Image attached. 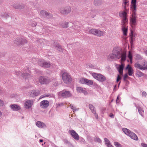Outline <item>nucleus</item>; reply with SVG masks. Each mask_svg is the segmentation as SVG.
Here are the masks:
<instances>
[{
  "label": "nucleus",
  "instance_id": "f257e3e1",
  "mask_svg": "<svg viewBox=\"0 0 147 147\" xmlns=\"http://www.w3.org/2000/svg\"><path fill=\"white\" fill-rule=\"evenodd\" d=\"M119 16L122 19L121 25L122 30L123 34L125 36L127 35V29L126 28L125 24L127 23V13L125 11L121 12L119 13Z\"/></svg>",
  "mask_w": 147,
  "mask_h": 147
},
{
  "label": "nucleus",
  "instance_id": "f03ea898",
  "mask_svg": "<svg viewBox=\"0 0 147 147\" xmlns=\"http://www.w3.org/2000/svg\"><path fill=\"white\" fill-rule=\"evenodd\" d=\"M120 49L117 48H115L113 50L112 53L109 55L107 59L108 61H111L115 59H120Z\"/></svg>",
  "mask_w": 147,
  "mask_h": 147
},
{
  "label": "nucleus",
  "instance_id": "7ed1b4c3",
  "mask_svg": "<svg viewBox=\"0 0 147 147\" xmlns=\"http://www.w3.org/2000/svg\"><path fill=\"white\" fill-rule=\"evenodd\" d=\"M122 131L126 135L129 136L132 139L137 141L138 138L137 135L133 132L131 131L129 129L126 128H123Z\"/></svg>",
  "mask_w": 147,
  "mask_h": 147
},
{
  "label": "nucleus",
  "instance_id": "20e7f679",
  "mask_svg": "<svg viewBox=\"0 0 147 147\" xmlns=\"http://www.w3.org/2000/svg\"><path fill=\"white\" fill-rule=\"evenodd\" d=\"M62 79L64 82L66 84H69L71 81L70 76L67 72H64L63 73Z\"/></svg>",
  "mask_w": 147,
  "mask_h": 147
},
{
  "label": "nucleus",
  "instance_id": "39448f33",
  "mask_svg": "<svg viewBox=\"0 0 147 147\" xmlns=\"http://www.w3.org/2000/svg\"><path fill=\"white\" fill-rule=\"evenodd\" d=\"M135 67L136 68L142 70H144L147 69V61H144L142 62L141 64L138 63H136L135 64Z\"/></svg>",
  "mask_w": 147,
  "mask_h": 147
},
{
  "label": "nucleus",
  "instance_id": "423d86ee",
  "mask_svg": "<svg viewBox=\"0 0 147 147\" xmlns=\"http://www.w3.org/2000/svg\"><path fill=\"white\" fill-rule=\"evenodd\" d=\"M59 94L61 95V97L63 98H68L71 97L72 96V94L70 91L66 90H64L59 92Z\"/></svg>",
  "mask_w": 147,
  "mask_h": 147
},
{
  "label": "nucleus",
  "instance_id": "0eeeda50",
  "mask_svg": "<svg viewBox=\"0 0 147 147\" xmlns=\"http://www.w3.org/2000/svg\"><path fill=\"white\" fill-rule=\"evenodd\" d=\"M38 81L41 84H46L50 82V80L48 77L44 76H41L39 77Z\"/></svg>",
  "mask_w": 147,
  "mask_h": 147
},
{
  "label": "nucleus",
  "instance_id": "6e6552de",
  "mask_svg": "<svg viewBox=\"0 0 147 147\" xmlns=\"http://www.w3.org/2000/svg\"><path fill=\"white\" fill-rule=\"evenodd\" d=\"M92 76L94 78L100 82H104L106 80L105 77L104 76L99 74L93 73Z\"/></svg>",
  "mask_w": 147,
  "mask_h": 147
},
{
  "label": "nucleus",
  "instance_id": "1a4fd4ad",
  "mask_svg": "<svg viewBox=\"0 0 147 147\" xmlns=\"http://www.w3.org/2000/svg\"><path fill=\"white\" fill-rule=\"evenodd\" d=\"M38 62L40 66L44 68L49 67L51 65L50 62L46 61L43 59H39Z\"/></svg>",
  "mask_w": 147,
  "mask_h": 147
},
{
  "label": "nucleus",
  "instance_id": "9d476101",
  "mask_svg": "<svg viewBox=\"0 0 147 147\" xmlns=\"http://www.w3.org/2000/svg\"><path fill=\"white\" fill-rule=\"evenodd\" d=\"M132 14L130 17V22L131 25H135L136 24V11H132Z\"/></svg>",
  "mask_w": 147,
  "mask_h": 147
},
{
  "label": "nucleus",
  "instance_id": "9b49d317",
  "mask_svg": "<svg viewBox=\"0 0 147 147\" xmlns=\"http://www.w3.org/2000/svg\"><path fill=\"white\" fill-rule=\"evenodd\" d=\"M14 42L17 45H23L25 43H27V41L25 39L21 38L17 39L16 40L14 41Z\"/></svg>",
  "mask_w": 147,
  "mask_h": 147
},
{
  "label": "nucleus",
  "instance_id": "f8f14e48",
  "mask_svg": "<svg viewBox=\"0 0 147 147\" xmlns=\"http://www.w3.org/2000/svg\"><path fill=\"white\" fill-rule=\"evenodd\" d=\"M69 133L70 134L72 137L76 140H78L79 139V137L78 134L74 130H69Z\"/></svg>",
  "mask_w": 147,
  "mask_h": 147
},
{
  "label": "nucleus",
  "instance_id": "ddd939ff",
  "mask_svg": "<svg viewBox=\"0 0 147 147\" xmlns=\"http://www.w3.org/2000/svg\"><path fill=\"white\" fill-rule=\"evenodd\" d=\"M49 102L47 100H44L40 102V107L43 109H46L49 106Z\"/></svg>",
  "mask_w": 147,
  "mask_h": 147
},
{
  "label": "nucleus",
  "instance_id": "4468645a",
  "mask_svg": "<svg viewBox=\"0 0 147 147\" xmlns=\"http://www.w3.org/2000/svg\"><path fill=\"white\" fill-rule=\"evenodd\" d=\"M40 14L48 18H51L52 15L50 13H49L44 10H42L40 12Z\"/></svg>",
  "mask_w": 147,
  "mask_h": 147
},
{
  "label": "nucleus",
  "instance_id": "2eb2a0df",
  "mask_svg": "<svg viewBox=\"0 0 147 147\" xmlns=\"http://www.w3.org/2000/svg\"><path fill=\"white\" fill-rule=\"evenodd\" d=\"M71 8L69 6L65 8L61 9L60 12L61 13L64 14H67L71 11Z\"/></svg>",
  "mask_w": 147,
  "mask_h": 147
},
{
  "label": "nucleus",
  "instance_id": "dca6fc26",
  "mask_svg": "<svg viewBox=\"0 0 147 147\" xmlns=\"http://www.w3.org/2000/svg\"><path fill=\"white\" fill-rule=\"evenodd\" d=\"M40 92L38 90H33L30 92L29 94L31 97H34L38 96Z\"/></svg>",
  "mask_w": 147,
  "mask_h": 147
},
{
  "label": "nucleus",
  "instance_id": "f3484780",
  "mask_svg": "<svg viewBox=\"0 0 147 147\" xmlns=\"http://www.w3.org/2000/svg\"><path fill=\"white\" fill-rule=\"evenodd\" d=\"M13 8L17 9H23L24 7V4H20L18 3H14L12 5Z\"/></svg>",
  "mask_w": 147,
  "mask_h": 147
},
{
  "label": "nucleus",
  "instance_id": "a211bd4d",
  "mask_svg": "<svg viewBox=\"0 0 147 147\" xmlns=\"http://www.w3.org/2000/svg\"><path fill=\"white\" fill-rule=\"evenodd\" d=\"M33 101L32 100H28L25 102V107L29 109L33 105Z\"/></svg>",
  "mask_w": 147,
  "mask_h": 147
},
{
  "label": "nucleus",
  "instance_id": "6ab92c4d",
  "mask_svg": "<svg viewBox=\"0 0 147 147\" xmlns=\"http://www.w3.org/2000/svg\"><path fill=\"white\" fill-rule=\"evenodd\" d=\"M11 109L13 111H18L21 109L20 106L16 104H13L10 106Z\"/></svg>",
  "mask_w": 147,
  "mask_h": 147
},
{
  "label": "nucleus",
  "instance_id": "aec40b11",
  "mask_svg": "<svg viewBox=\"0 0 147 147\" xmlns=\"http://www.w3.org/2000/svg\"><path fill=\"white\" fill-rule=\"evenodd\" d=\"M136 0H131V8L132 11H136Z\"/></svg>",
  "mask_w": 147,
  "mask_h": 147
},
{
  "label": "nucleus",
  "instance_id": "412c9836",
  "mask_svg": "<svg viewBox=\"0 0 147 147\" xmlns=\"http://www.w3.org/2000/svg\"><path fill=\"white\" fill-rule=\"evenodd\" d=\"M120 53L121 55L120 58H121V61L122 62H123L126 60V54L125 52H122L121 51L120 49Z\"/></svg>",
  "mask_w": 147,
  "mask_h": 147
},
{
  "label": "nucleus",
  "instance_id": "4be33fe9",
  "mask_svg": "<svg viewBox=\"0 0 147 147\" xmlns=\"http://www.w3.org/2000/svg\"><path fill=\"white\" fill-rule=\"evenodd\" d=\"M124 64L123 63H121V65H119V67L117 68L118 71L120 75L121 76L123 75V70L124 68Z\"/></svg>",
  "mask_w": 147,
  "mask_h": 147
},
{
  "label": "nucleus",
  "instance_id": "5701e85b",
  "mask_svg": "<svg viewBox=\"0 0 147 147\" xmlns=\"http://www.w3.org/2000/svg\"><path fill=\"white\" fill-rule=\"evenodd\" d=\"M126 69L128 70V74L130 76H132L133 73V70L131 67L128 64L125 68Z\"/></svg>",
  "mask_w": 147,
  "mask_h": 147
},
{
  "label": "nucleus",
  "instance_id": "b1692460",
  "mask_svg": "<svg viewBox=\"0 0 147 147\" xmlns=\"http://www.w3.org/2000/svg\"><path fill=\"white\" fill-rule=\"evenodd\" d=\"M76 90L78 92L83 93L85 95H86L87 94V92L85 90V89H84L80 87H77Z\"/></svg>",
  "mask_w": 147,
  "mask_h": 147
},
{
  "label": "nucleus",
  "instance_id": "393cba45",
  "mask_svg": "<svg viewBox=\"0 0 147 147\" xmlns=\"http://www.w3.org/2000/svg\"><path fill=\"white\" fill-rule=\"evenodd\" d=\"M36 126L39 128H42L44 127L45 126V124L41 121H38L36 123Z\"/></svg>",
  "mask_w": 147,
  "mask_h": 147
},
{
  "label": "nucleus",
  "instance_id": "a878e982",
  "mask_svg": "<svg viewBox=\"0 0 147 147\" xmlns=\"http://www.w3.org/2000/svg\"><path fill=\"white\" fill-rule=\"evenodd\" d=\"M135 105L136 108H137L139 113L140 114L142 117H143L144 111L143 109L142 108L139 106L137 107V106L136 105V104H135Z\"/></svg>",
  "mask_w": 147,
  "mask_h": 147
},
{
  "label": "nucleus",
  "instance_id": "bb28decb",
  "mask_svg": "<svg viewBox=\"0 0 147 147\" xmlns=\"http://www.w3.org/2000/svg\"><path fill=\"white\" fill-rule=\"evenodd\" d=\"M89 108L93 113H95L96 112V108L92 104H89Z\"/></svg>",
  "mask_w": 147,
  "mask_h": 147
},
{
  "label": "nucleus",
  "instance_id": "cd10ccee",
  "mask_svg": "<svg viewBox=\"0 0 147 147\" xmlns=\"http://www.w3.org/2000/svg\"><path fill=\"white\" fill-rule=\"evenodd\" d=\"M103 32L102 31L98 30H96L95 35L100 36H101L103 35Z\"/></svg>",
  "mask_w": 147,
  "mask_h": 147
},
{
  "label": "nucleus",
  "instance_id": "c85d7f7f",
  "mask_svg": "<svg viewBox=\"0 0 147 147\" xmlns=\"http://www.w3.org/2000/svg\"><path fill=\"white\" fill-rule=\"evenodd\" d=\"M85 84L89 86L92 85L93 84V81L92 80H89L86 79Z\"/></svg>",
  "mask_w": 147,
  "mask_h": 147
},
{
  "label": "nucleus",
  "instance_id": "c756f323",
  "mask_svg": "<svg viewBox=\"0 0 147 147\" xmlns=\"http://www.w3.org/2000/svg\"><path fill=\"white\" fill-rule=\"evenodd\" d=\"M55 48L58 50L60 52H63V49L62 48L61 46L57 44V45L55 46Z\"/></svg>",
  "mask_w": 147,
  "mask_h": 147
},
{
  "label": "nucleus",
  "instance_id": "7c9ffc66",
  "mask_svg": "<svg viewBox=\"0 0 147 147\" xmlns=\"http://www.w3.org/2000/svg\"><path fill=\"white\" fill-rule=\"evenodd\" d=\"M22 77L26 79L29 78L30 76V74H29L23 73L22 74Z\"/></svg>",
  "mask_w": 147,
  "mask_h": 147
},
{
  "label": "nucleus",
  "instance_id": "2f4dec72",
  "mask_svg": "<svg viewBox=\"0 0 147 147\" xmlns=\"http://www.w3.org/2000/svg\"><path fill=\"white\" fill-rule=\"evenodd\" d=\"M102 2L101 0H94V4L95 6H97L100 5Z\"/></svg>",
  "mask_w": 147,
  "mask_h": 147
},
{
  "label": "nucleus",
  "instance_id": "473e14b6",
  "mask_svg": "<svg viewBox=\"0 0 147 147\" xmlns=\"http://www.w3.org/2000/svg\"><path fill=\"white\" fill-rule=\"evenodd\" d=\"M69 106L71 108V109L73 111V112H75V111H77L79 110L78 108H76V107L73 106L72 104H70Z\"/></svg>",
  "mask_w": 147,
  "mask_h": 147
},
{
  "label": "nucleus",
  "instance_id": "72a5a7b5",
  "mask_svg": "<svg viewBox=\"0 0 147 147\" xmlns=\"http://www.w3.org/2000/svg\"><path fill=\"white\" fill-rule=\"evenodd\" d=\"M68 22H65L62 23L61 24V26L63 28H67L69 26L68 25Z\"/></svg>",
  "mask_w": 147,
  "mask_h": 147
},
{
  "label": "nucleus",
  "instance_id": "f704fd0d",
  "mask_svg": "<svg viewBox=\"0 0 147 147\" xmlns=\"http://www.w3.org/2000/svg\"><path fill=\"white\" fill-rule=\"evenodd\" d=\"M1 15L5 19H6L9 17V16L8 13H2Z\"/></svg>",
  "mask_w": 147,
  "mask_h": 147
},
{
  "label": "nucleus",
  "instance_id": "c9c22d12",
  "mask_svg": "<svg viewBox=\"0 0 147 147\" xmlns=\"http://www.w3.org/2000/svg\"><path fill=\"white\" fill-rule=\"evenodd\" d=\"M136 74L139 77H141L144 76V74L139 71H138L136 72Z\"/></svg>",
  "mask_w": 147,
  "mask_h": 147
},
{
  "label": "nucleus",
  "instance_id": "e433bc0d",
  "mask_svg": "<svg viewBox=\"0 0 147 147\" xmlns=\"http://www.w3.org/2000/svg\"><path fill=\"white\" fill-rule=\"evenodd\" d=\"M86 78H82L80 79V82L82 84H85Z\"/></svg>",
  "mask_w": 147,
  "mask_h": 147
},
{
  "label": "nucleus",
  "instance_id": "4c0bfd02",
  "mask_svg": "<svg viewBox=\"0 0 147 147\" xmlns=\"http://www.w3.org/2000/svg\"><path fill=\"white\" fill-rule=\"evenodd\" d=\"M128 57L129 59L131 62L132 61V55L131 52L130 51H129V53L128 55Z\"/></svg>",
  "mask_w": 147,
  "mask_h": 147
},
{
  "label": "nucleus",
  "instance_id": "58836bf2",
  "mask_svg": "<svg viewBox=\"0 0 147 147\" xmlns=\"http://www.w3.org/2000/svg\"><path fill=\"white\" fill-rule=\"evenodd\" d=\"M96 29H91L89 30L88 32V33L92 34L95 35V31Z\"/></svg>",
  "mask_w": 147,
  "mask_h": 147
},
{
  "label": "nucleus",
  "instance_id": "ea45409f",
  "mask_svg": "<svg viewBox=\"0 0 147 147\" xmlns=\"http://www.w3.org/2000/svg\"><path fill=\"white\" fill-rule=\"evenodd\" d=\"M114 144L116 147H122L121 145L118 142H115Z\"/></svg>",
  "mask_w": 147,
  "mask_h": 147
},
{
  "label": "nucleus",
  "instance_id": "a19ab883",
  "mask_svg": "<svg viewBox=\"0 0 147 147\" xmlns=\"http://www.w3.org/2000/svg\"><path fill=\"white\" fill-rule=\"evenodd\" d=\"M105 143L107 145L110 144V142L107 138H105L104 139Z\"/></svg>",
  "mask_w": 147,
  "mask_h": 147
},
{
  "label": "nucleus",
  "instance_id": "79ce46f5",
  "mask_svg": "<svg viewBox=\"0 0 147 147\" xmlns=\"http://www.w3.org/2000/svg\"><path fill=\"white\" fill-rule=\"evenodd\" d=\"M57 107L62 106L64 105V103L63 102L58 103L56 104Z\"/></svg>",
  "mask_w": 147,
  "mask_h": 147
},
{
  "label": "nucleus",
  "instance_id": "37998d69",
  "mask_svg": "<svg viewBox=\"0 0 147 147\" xmlns=\"http://www.w3.org/2000/svg\"><path fill=\"white\" fill-rule=\"evenodd\" d=\"M121 76V75H118L116 80V81L117 82H118L121 79V76Z\"/></svg>",
  "mask_w": 147,
  "mask_h": 147
},
{
  "label": "nucleus",
  "instance_id": "c03bdc74",
  "mask_svg": "<svg viewBox=\"0 0 147 147\" xmlns=\"http://www.w3.org/2000/svg\"><path fill=\"white\" fill-rule=\"evenodd\" d=\"M50 96V95H49V94L44 95H42V96H41L40 97V98H42L46 97H49Z\"/></svg>",
  "mask_w": 147,
  "mask_h": 147
},
{
  "label": "nucleus",
  "instance_id": "a18cd8bd",
  "mask_svg": "<svg viewBox=\"0 0 147 147\" xmlns=\"http://www.w3.org/2000/svg\"><path fill=\"white\" fill-rule=\"evenodd\" d=\"M146 93L145 92H143L142 93V96L146 97Z\"/></svg>",
  "mask_w": 147,
  "mask_h": 147
},
{
  "label": "nucleus",
  "instance_id": "49530a36",
  "mask_svg": "<svg viewBox=\"0 0 147 147\" xmlns=\"http://www.w3.org/2000/svg\"><path fill=\"white\" fill-rule=\"evenodd\" d=\"M128 5H124L123 6V7H124V8L125 9V11H125L127 13V12L126 11H128V10L126 8V7Z\"/></svg>",
  "mask_w": 147,
  "mask_h": 147
},
{
  "label": "nucleus",
  "instance_id": "de8ad7c7",
  "mask_svg": "<svg viewBox=\"0 0 147 147\" xmlns=\"http://www.w3.org/2000/svg\"><path fill=\"white\" fill-rule=\"evenodd\" d=\"M95 140L98 142L100 143L101 142V140L99 138H98L97 137H96V138H95Z\"/></svg>",
  "mask_w": 147,
  "mask_h": 147
},
{
  "label": "nucleus",
  "instance_id": "09e8293b",
  "mask_svg": "<svg viewBox=\"0 0 147 147\" xmlns=\"http://www.w3.org/2000/svg\"><path fill=\"white\" fill-rule=\"evenodd\" d=\"M141 146L143 147H147V144H145L143 143H142L141 144Z\"/></svg>",
  "mask_w": 147,
  "mask_h": 147
},
{
  "label": "nucleus",
  "instance_id": "8fccbe9b",
  "mask_svg": "<svg viewBox=\"0 0 147 147\" xmlns=\"http://www.w3.org/2000/svg\"><path fill=\"white\" fill-rule=\"evenodd\" d=\"M128 75L127 74H125L124 76L123 80H125L126 78L128 77Z\"/></svg>",
  "mask_w": 147,
  "mask_h": 147
},
{
  "label": "nucleus",
  "instance_id": "3c124183",
  "mask_svg": "<svg viewBox=\"0 0 147 147\" xmlns=\"http://www.w3.org/2000/svg\"><path fill=\"white\" fill-rule=\"evenodd\" d=\"M4 102L3 100L0 99V106H3L4 105Z\"/></svg>",
  "mask_w": 147,
  "mask_h": 147
},
{
  "label": "nucleus",
  "instance_id": "603ef678",
  "mask_svg": "<svg viewBox=\"0 0 147 147\" xmlns=\"http://www.w3.org/2000/svg\"><path fill=\"white\" fill-rule=\"evenodd\" d=\"M16 75L18 76H20L21 74H21V72H16Z\"/></svg>",
  "mask_w": 147,
  "mask_h": 147
},
{
  "label": "nucleus",
  "instance_id": "864d4df0",
  "mask_svg": "<svg viewBox=\"0 0 147 147\" xmlns=\"http://www.w3.org/2000/svg\"><path fill=\"white\" fill-rule=\"evenodd\" d=\"M128 3V1H127V0L124 1L123 0V3L124 5H128L127 3Z\"/></svg>",
  "mask_w": 147,
  "mask_h": 147
},
{
  "label": "nucleus",
  "instance_id": "5fc2aeb1",
  "mask_svg": "<svg viewBox=\"0 0 147 147\" xmlns=\"http://www.w3.org/2000/svg\"><path fill=\"white\" fill-rule=\"evenodd\" d=\"M95 115V117L96 119H97L98 118V114L96 113V112L95 113H93Z\"/></svg>",
  "mask_w": 147,
  "mask_h": 147
},
{
  "label": "nucleus",
  "instance_id": "6e6d98bb",
  "mask_svg": "<svg viewBox=\"0 0 147 147\" xmlns=\"http://www.w3.org/2000/svg\"><path fill=\"white\" fill-rule=\"evenodd\" d=\"M36 25L37 23L35 22H34L32 24V26H36Z\"/></svg>",
  "mask_w": 147,
  "mask_h": 147
},
{
  "label": "nucleus",
  "instance_id": "4d7b16f0",
  "mask_svg": "<svg viewBox=\"0 0 147 147\" xmlns=\"http://www.w3.org/2000/svg\"><path fill=\"white\" fill-rule=\"evenodd\" d=\"M63 142L64 143H65L66 144H67L68 143V140L67 139H66L64 140Z\"/></svg>",
  "mask_w": 147,
  "mask_h": 147
},
{
  "label": "nucleus",
  "instance_id": "13d9d810",
  "mask_svg": "<svg viewBox=\"0 0 147 147\" xmlns=\"http://www.w3.org/2000/svg\"><path fill=\"white\" fill-rule=\"evenodd\" d=\"M109 116L110 117H111V118H114V115L112 113H110V115H109Z\"/></svg>",
  "mask_w": 147,
  "mask_h": 147
},
{
  "label": "nucleus",
  "instance_id": "bf43d9fd",
  "mask_svg": "<svg viewBox=\"0 0 147 147\" xmlns=\"http://www.w3.org/2000/svg\"><path fill=\"white\" fill-rule=\"evenodd\" d=\"M116 101L117 103L119 102V99L118 96L117 97Z\"/></svg>",
  "mask_w": 147,
  "mask_h": 147
},
{
  "label": "nucleus",
  "instance_id": "052dcab7",
  "mask_svg": "<svg viewBox=\"0 0 147 147\" xmlns=\"http://www.w3.org/2000/svg\"><path fill=\"white\" fill-rule=\"evenodd\" d=\"M108 147H113L110 144L107 145Z\"/></svg>",
  "mask_w": 147,
  "mask_h": 147
},
{
  "label": "nucleus",
  "instance_id": "680f3d73",
  "mask_svg": "<svg viewBox=\"0 0 147 147\" xmlns=\"http://www.w3.org/2000/svg\"><path fill=\"white\" fill-rule=\"evenodd\" d=\"M3 2V0H0V5Z\"/></svg>",
  "mask_w": 147,
  "mask_h": 147
},
{
  "label": "nucleus",
  "instance_id": "e2e57ef3",
  "mask_svg": "<svg viewBox=\"0 0 147 147\" xmlns=\"http://www.w3.org/2000/svg\"><path fill=\"white\" fill-rule=\"evenodd\" d=\"M43 140H42V139H40V140H39V141H40V142H43Z\"/></svg>",
  "mask_w": 147,
  "mask_h": 147
},
{
  "label": "nucleus",
  "instance_id": "0e129e2a",
  "mask_svg": "<svg viewBox=\"0 0 147 147\" xmlns=\"http://www.w3.org/2000/svg\"><path fill=\"white\" fill-rule=\"evenodd\" d=\"M2 29V28L0 27V31H1V30Z\"/></svg>",
  "mask_w": 147,
  "mask_h": 147
},
{
  "label": "nucleus",
  "instance_id": "69168bd1",
  "mask_svg": "<svg viewBox=\"0 0 147 147\" xmlns=\"http://www.w3.org/2000/svg\"><path fill=\"white\" fill-rule=\"evenodd\" d=\"M146 55H147V50L146 51Z\"/></svg>",
  "mask_w": 147,
  "mask_h": 147
},
{
  "label": "nucleus",
  "instance_id": "338daca9",
  "mask_svg": "<svg viewBox=\"0 0 147 147\" xmlns=\"http://www.w3.org/2000/svg\"><path fill=\"white\" fill-rule=\"evenodd\" d=\"M138 57H140V58H139V59H140V58H141V57H140V56H139V55H138Z\"/></svg>",
  "mask_w": 147,
  "mask_h": 147
},
{
  "label": "nucleus",
  "instance_id": "774afa93",
  "mask_svg": "<svg viewBox=\"0 0 147 147\" xmlns=\"http://www.w3.org/2000/svg\"><path fill=\"white\" fill-rule=\"evenodd\" d=\"M120 83H121V82H119V84H118L119 86V84H120Z\"/></svg>",
  "mask_w": 147,
  "mask_h": 147
}]
</instances>
